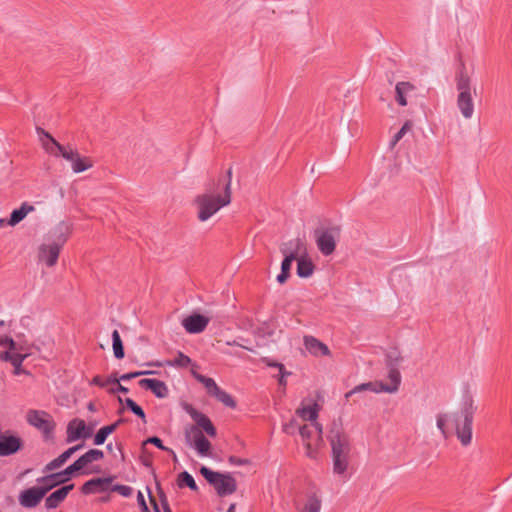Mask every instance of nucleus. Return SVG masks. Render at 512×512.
<instances>
[{
  "label": "nucleus",
  "mask_w": 512,
  "mask_h": 512,
  "mask_svg": "<svg viewBox=\"0 0 512 512\" xmlns=\"http://www.w3.org/2000/svg\"><path fill=\"white\" fill-rule=\"evenodd\" d=\"M476 410L472 396H466L461 409L454 412H444L436 416V426L444 438L455 431L461 444L467 446L472 440V421Z\"/></svg>",
  "instance_id": "1"
},
{
  "label": "nucleus",
  "mask_w": 512,
  "mask_h": 512,
  "mask_svg": "<svg viewBox=\"0 0 512 512\" xmlns=\"http://www.w3.org/2000/svg\"><path fill=\"white\" fill-rule=\"evenodd\" d=\"M182 407L195 422V425L186 426L184 429L185 443L194 449L199 457H211L212 444L205 437L204 432L210 437H215L216 428L206 415L196 410L192 405L184 403Z\"/></svg>",
  "instance_id": "2"
},
{
  "label": "nucleus",
  "mask_w": 512,
  "mask_h": 512,
  "mask_svg": "<svg viewBox=\"0 0 512 512\" xmlns=\"http://www.w3.org/2000/svg\"><path fill=\"white\" fill-rule=\"evenodd\" d=\"M197 217L205 222L216 214L222 207L231 202V171H228V180L206 190L195 198Z\"/></svg>",
  "instance_id": "3"
},
{
  "label": "nucleus",
  "mask_w": 512,
  "mask_h": 512,
  "mask_svg": "<svg viewBox=\"0 0 512 512\" xmlns=\"http://www.w3.org/2000/svg\"><path fill=\"white\" fill-rule=\"evenodd\" d=\"M283 431L290 435L298 431L305 446L306 455L310 458L315 457L317 449L323 442L320 424H302L297 418H292L289 423L283 425Z\"/></svg>",
  "instance_id": "4"
},
{
  "label": "nucleus",
  "mask_w": 512,
  "mask_h": 512,
  "mask_svg": "<svg viewBox=\"0 0 512 512\" xmlns=\"http://www.w3.org/2000/svg\"><path fill=\"white\" fill-rule=\"evenodd\" d=\"M401 381L402 377L399 370L395 367H391L388 370L385 380L373 381L358 386H354V393L369 390L377 394H395L399 391Z\"/></svg>",
  "instance_id": "5"
},
{
  "label": "nucleus",
  "mask_w": 512,
  "mask_h": 512,
  "mask_svg": "<svg viewBox=\"0 0 512 512\" xmlns=\"http://www.w3.org/2000/svg\"><path fill=\"white\" fill-rule=\"evenodd\" d=\"M457 107L465 119H471L474 114L471 80L467 74H460L457 79Z\"/></svg>",
  "instance_id": "6"
},
{
  "label": "nucleus",
  "mask_w": 512,
  "mask_h": 512,
  "mask_svg": "<svg viewBox=\"0 0 512 512\" xmlns=\"http://www.w3.org/2000/svg\"><path fill=\"white\" fill-rule=\"evenodd\" d=\"M200 472L203 477L215 488L218 495L226 496L236 491V480L230 474L214 472L205 466L200 469Z\"/></svg>",
  "instance_id": "7"
},
{
  "label": "nucleus",
  "mask_w": 512,
  "mask_h": 512,
  "mask_svg": "<svg viewBox=\"0 0 512 512\" xmlns=\"http://www.w3.org/2000/svg\"><path fill=\"white\" fill-rule=\"evenodd\" d=\"M333 471L336 474H343L349 464L350 445L347 438L338 436L332 440Z\"/></svg>",
  "instance_id": "8"
},
{
  "label": "nucleus",
  "mask_w": 512,
  "mask_h": 512,
  "mask_svg": "<svg viewBox=\"0 0 512 512\" xmlns=\"http://www.w3.org/2000/svg\"><path fill=\"white\" fill-rule=\"evenodd\" d=\"M321 409L318 396L304 398L295 411V417L298 421L308 424H319L317 422L318 414Z\"/></svg>",
  "instance_id": "9"
},
{
  "label": "nucleus",
  "mask_w": 512,
  "mask_h": 512,
  "mask_svg": "<svg viewBox=\"0 0 512 512\" xmlns=\"http://www.w3.org/2000/svg\"><path fill=\"white\" fill-rule=\"evenodd\" d=\"M61 249L62 247H60L59 245L49 240H45L38 247L37 259L40 263L44 264L49 268L54 267L57 264Z\"/></svg>",
  "instance_id": "10"
},
{
  "label": "nucleus",
  "mask_w": 512,
  "mask_h": 512,
  "mask_svg": "<svg viewBox=\"0 0 512 512\" xmlns=\"http://www.w3.org/2000/svg\"><path fill=\"white\" fill-rule=\"evenodd\" d=\"M61 156L71 163L74 173H81L93 167V162L90 158L81 156L72 147H66Z\"/></svg>",
  "instance_id": "11"
},
{
  "label": "nucleus",
  "mask_w": 512,
  "mask_h": 512,
  "mask_svg": "<svg viewBox=\"0 0 512 512\" xmlns=\"http://www.w3.org/2000/svg\"><path fill=\"white\" fill-rule=\"evenodd\" d=\"M45 493L38 485L22 490L18 495L19 504L27 509L37 507L44 499Z\"/></svg>",
  "instance_id": "12"
},
{
  "label": "nucleus",
  "mask_w": 512,
  "mask_h": 512,
  "mask_svg": "<svg viewBox=\"0 0 512 512\" xmlns=\"http://www.w3.org/2000/svg\"><path fill=\"white\" fill-rule=\"evenodd\" d=\"M26 420L45 434L50 433L53 429L51 417L45 411L31 409L26 413Z\"/></svg>",
  "instance_id": "13"
},
{
  "label": "nucleus",
  "mask_w": 512,
  "mask_h": 512,
  "mask_svg": "<svg viewBox=\"0 0 512 512\" xmlns=\"http://www.w3.org/2000/svg\"><path fill=\"white\" fill-rule=\"evenodd\" d=\"M337 234L336 229L316 231V242L323 254L329 255L334 251Z\"/></svg>",
  "instance_id": "14"
},
{
  "label": "nucleus",
  "mask_w": 512,
  "mask_h": 512,
  "mask_svg": "<svg viewBox=\"0 0 512 512\" xmlns=\"http://www.w3.org/2000/svg\"><path fill=\"white\" fill-rule=\"evenodd\" d=\"M92 428H88L81 419H73L67 426V441L74 442L83 437L87 438L91 435Z\"/></svg>",
  "instance_id": "15"
},
{
  "label": "nucleus",
  "mask_w": 512,
  "mask_h": 512,
  "mask_svg": "<svg viewBox=\"0 0 512 512\" xmlns=\"http://www.w3.org/2000/svg\"><path fill=\"white\" fill-rule=\"evenodd\" d=\"M208 323L209 318L200 314H193L182 320V326L190 334L201 333L205 330Z\"/></svg>",
  "instance_id": "16"
},
{
  "label": "nucleus",
  "mask_w": 512,
  "mask_h": 512,
  "mask_svg": "<svg viewBox=\"0 0 512 512\" xmlns=\"http://www.w3.org/2000/svg\"><path fill=\"white\" fill-rule=\"evenodd\" d=\"M70 233L71 225L66 222H60L49 232L47 240L63 247Z\"/></svg>",
  "instance_id": "17"
},
{
  "label": "nucleus",
  "mask_w": 512,
  "mask_h": 512,
  "mask_svg": "<svg viewBox=\"0 0 512 512\" xmlns=\"http://www.w3.org/2000/svg\"><path fill=\"white\" fill-rule=\"evenodd\" d=\"M74 484L63 486L56 491L52 492L45 498V508L48 510L57 508L68 496L69 492L73 490Z\"/></svg>",
  "instance_id": "18"
},
{
  "label": "nucleus",
  "mask_w": 512,
  "mask_h": 512,
  "mask_svg": "<svg viewBox=\"0 0 512 512\" xmlns=\"http://www.w3.org/2000/svg\"><path fill=\"white\" fill-rule=\"evenodd\" d=\"M22 441L17 436H0V456H8L20 450Z\"/></svg>",
  "instance_id": "19"
},
{
  "label": "nucleus",
  "mask_w": 512,
  "mask_h": 512,
  "mask_svg": "<svg viewBox=\"0 0 512 512\" xmlns=\"http://www.w3.org/2000/svg\"><path fill=\"white\" fill-rule=\"evenodd\" d=\"M305 250V244L299 238L280 245V251L284 258H289L290 254L292 259H296L301 254H304Z\"/></svg>",
  "instance_id": "20"
},
{
  "label": "nucleus",
  "mask_w": 512,
  "mask_h": 512,
  "mask_svg": "<svg viewBox=\"0 0 512 512\" xmlns=\"http://www.w3.org/2000/svg\"><path fill=\"white\" fill-rule=\"evenodd\" d=\"M39 134L43 136L40 137L41 144L46 152L54 155L61 156L66 147L59 144L49 133L45 132L42 129L38 130Z\"/></svg>",
  "instance_id": "21"
},
{
  "label": "nucleus",
  "mask_w": 512,
  "mask_h": 512,
  "mask_svg": "<svg viewBox=\"0 0 512 512\" xmlns=\"http://www.w3.org/2000/svg\"><path fill=\"white\" fill-rule=\"evenodd\" d=\"M112 481V477L91 479L84 483L82 492L85 494L104 492L109 488Z\"/></svg>",
  "instance_id": "22"
},
{
  "label": "nucleus",
  "mask_w": 512,
  "mask_h": 512,
  "mask_svg": "<svg viewBox=\"0 0 512 512\" xmlns=\"http://www.w3.org/2000/svg\"><path fill=\"white\" fill-rule=\"evenodd\" d=\"M142 388L151 390L158 398H165L168 396V388L166 384L157 379H142L139 381Z\"/></svg>",
  "instance_id": "23"
},
{
  "label": "nucleus",
  "mask_w": 512,
  "mask_h": 512,
  "mask_svg": "<svg viewBox=\"0 0 512 512\" xmlns=\"http://www.w3.org/2000/svg\"><path fill=\"white\" fill-rule=\"evenodd\" d=\"M304 346L314 356H323L329 353L328 347L313 336L304 337Z\"/></svg>",
  "instance_id": "24"
},
{
  "label": "nucleus",
  "mask_w": 512,
  "mask_h": 512,
  "mask_svg": "<svg viewBox=\"0 0 512 512\" xmlns=\"http://www.w3.org/2000/svg\"><path fill=\"white\" fill-rule=\"evenodd\" d=\"M36 482L46 495L56 486L66 482V479H61V474L53 473L38 478Z\"/></svg>",
  "instance_id": "25"
},
{
  "label": "nucleus",
  "mask_w": 512,
  "mask_h": 512,
  "mask_svg": "<svg viewBox=\"0 0 512 512\" xmlns=\"http://www.w3.org/2000/svg\"><path fill=\"white\" fill-rule=\"evenodd\" d=\"M35 210V207L28 202H23L21 206L18 209H14L11 212L10 218L7 221V225L9 226H16L18 223H20L22 220L25 219V217L33 212Z\"/></svg>",
  "instance_id": "26"
},
{
  "label": "nucleus",
  "mask_w": 512,
  "mask_h": 512,
  "mask_svg": "<svg viewBox=\"0 0 512 512\" xmlns=\"http://www.w3.org/2000/svg\"><path fill=\"white\" fill-rule=\"evenodd\" d=\"M82 446L81 445H77V446H74V447H71L69 448L68 450H66L65 452H63L60 456H58L57 458H55L54 460L50 461L45 467H44V472H51L53 470H56L58 468H60L61 466H63L65 464V462L78 450L80 449Z\"/></svg>",
  "instance_id": "27"
},
{
  "label": "nucleus",
  "mask_w": 512,
  "mask_h": 512,
  "mask_svg": "<svg viewBox=\"0 0 512 512\" xmlns=\"http://www.w3.org/2000/svg\"><path fill=\"white\" fill-rule=\"evenodd\" d=\"M414 91V86L409 82H399L396 84V101L401 106L407 105V96Z\"/></svg>",
  "instance_id": "28"
},
{
  "label": "nucleus",
  "mask_w": 512,
  "mask_h": 512,
  "mask_svg": "<svg viewBox=\"0 0 512 512\" xmlns=\"http://www.w3.org/2000/svg\"><path fill=\"white\" fill-rule=\"evenodd\" d=\"M28 356H13L10 357L7 353H0V360L2 361H8L10 362L13 367V373L15 375L25 374L29 375V372L22 368V362L27 358Z\"/></svg>",
  "instance_id": "29"
},
{
  "label": "nucleus",
  "mask_w": 512,
  "mask_h": 512,
  "mask_svg": "<svg viewBox=\"0 0 512 512\" xmlns=\"http://www.w3.org/2000/svg\"><path fill=\"white\" fill-rule=\"evenodd\" d=\"M295 260H297V274L299 277L306 278L312 275L313 264L308 258L301 254Z\"/></svg>",
  "instance_id": "30"
},
{
  "label": "nucleus",
  "mask_w": 512,
  "mask_h": 512,
  "mask_svg": "<svg viewBox=\"0 0 512 512\" xmlns=\"http://www.w3.org/2000/svg\"><path fill=\"white\" fill-rule=\"evenodd\" d=\"M104 456L103 452L101 450H98V449H91L89 450L87 453H85L84 455H82L78 460V464L80 465V467L83 469L84 467H86L88 464L92 463V462H95V461H98L100 459H102Z\"/></svg>",
  "instance_id": "31"
},
{
  "label": "nucleus",
  "mask_w": 512,
  "mask_h": 512,
  "mask_svg": "<svg viewBox=\"0 0 512 512\" xmlns=\"http://www.w3.org/2000/svg\"><path fill=\"white\" fill-rule=\"evenodd\" d=\"M117 425H118V423H114V424L104 426L101 429H99V431L95 435L94 444L102 445L105 442V440L107 439V437L116 430Z\"/></svg>",
  "instance_id": "32"
},
{
  "label": "nucleus",
  "mask_w": 512,
  "mask_h": 512,
  "mask_svg": "<svg viewBox=\"0 0 512 512\" xmlns=\"http://www.w3.org/2000/svg\"><path fill=\"white\" fill-rule=\"evenodd\" d=\"M294 260L295 259H292L291 255L289 254V258H284V260L282 261L281 273L277 276V281L280 284H284L287 281V279L289 278L292 262Z\"/></svg>",
  "instance_id": "33"
},
{
  "label": "nucleus",
  "mask_w": 512,
  "mask_h": 512,
  "mask_svg": "<svg viewBox=\"0 0 512 512\" xmlns=\"http://www.w3.org/2000/svg\"><path fill=\"white\" fill-rule=\"evenodd\" d=\"M112 342L114 356L117 359H122L124 357L123 343L117 330H114L112 333Z\"/></svg>",
  "instance_id": "34"
},
{
  "label": "nucleus",
  "mask_w": 512,
  "mask_h": 512,
  "mask_svg": "<svg viewBox=\"0 0 512 512\" xmlns=\"http://www.w3.org/2000/svg\"><path fill=\"white\" fill-rule=\"evenodd\" d=\"M213 397H215L218 401L222 402L224 405L234 408L236 406V403L232 396L222 390L220 387L218 390L214 393Z\"/></svg>",
  "instance_id": "35"
},
{
  "label": "nucleus",
  "mask_w": 512,
  "mask_h": 512,
  "mask_svg": "<svg viewBox=\"0 0 512 512\" xmlns=\"http://www.w3.org/2000/svg\"><path fill=\"white\" fill-rule=\"evenodd\" d=\"M321 502L316 497H309L299 512H320Z\"/></svg>",
  "instance_id": "36"
},
{
  "label": "nucleus",
  "mask_w": 512,
  "mask_h": 512,
  "mask_svg": "<svg viewBox=\"0 0 512 512\" xmlns=\"http://www.w3.org/2000/svg\"><path fill=\"white\" fill-rule=\"evenodd\" d=\"M197 379L205 386L207 392L213 396L214 393L218 390L219 386L212 378L205 377L203 375H198Z\"/></svg>",
  "instance_id": "37"
},
{
  "label": "nucleus",
  "mask_w": 512,
  "mask_h": 512,
  "mask_svg": "<svg viewBox=\"0 0 512 512\" xmlns=\"http://www.w3.org/2000/svg\"><path fill=\"white\" fill-rule=\"evenodd\" d=\"M119 401L121 403H125V405L135 414L137 415L138 417H140L142 420H145V413L143 411V409L138 405L136 404L132 399L130 398H126L124 401L119 398Z\"/></svg>",
  "instance_id": "38"
},
{
  "label": "nucleus",
  "mask_w": 512,
  "mask_h": 512,
  "mask_svg": "<svg viewBox=\"0 0 512 512\" xmlns=\"http://www.w3.org/2000/svg\"><path fill=\"white\" fill-rule=\"evenodd\" d=\"M179 486H188L192 490H197L195 480L188 472H182L178 478Z\"/></svg>",
  "instance_id": "39"
},
{
  "label": "nucleus",
  "mask_w": 512,
  "mask_h": 512,
  "mask_svg": "<svg viewBox=\"0 0 512 512\" xmlns=\"http://www.w3.org/2000/svg\"><path fill=\"white\" fill-rule=\"evenodd\" d=\"M119 381H120V378L119 379L109 378L110 385L106 388V390L111 394H114L116 392L127 393L128 389L126 387L122 386L119 383Z\"/></svg>",
  "instance_id": "40"
},
{
  "label": "nucleus",
  "mask_w": 512,
  "mask_h": 512,
  "mask_svg": "<svg viewBox=\"0 0 512 512\" xmlns=\"http://www.w3.org/2000/svg\"><path fill=\"white\" fill-rule=\"evenodd\" d=\"M411 127H412V124L411 122L407 121L403 126L402 128L394 135L392 141H391V146H395L396 143L398 141H400L402 139V137L408 132L411 130Z\"/></svg>",
  "instance_id": "41"
},
{
  "label": "nucleus",
  "mask_w": 512,
  "mask_h": 512,
  "mask_svg": "<svg viewBox=\"0 0 512 512\" xmlns=\"http://www.w3.org/2000/svg\"><path fill=\"white\" fill-rule=\"evenodd\" d=\"M0 346L4 348V350L6 348L16 349V342L10 336L0 332Z\"/></svg>",
  "instance_id": "42"
},
{
  "label": "nucleus",
  "mask_w": 512,
  "mask_h": 512,
  "mask_svg": "<svg viewBox=\"0 0 512 512\" xmlns=\"http://www.w3.org/2000/svg\"><path fill=\"white\" fill-rule=\"evenodd\" d=\"M82 468L80 467V465L78 464L77 460L70 466H68L64 471L60 472L59 474H61V479H66L69 480V477L71 476V474H73L74 472L76 471H79L81 470Z\"/></svg>",
  "instance_id": "43"
},
{
  "label": "nucleus",
  "mask_w": 512,
  "mask_h": 512,
  "mask_svg": "<svg viewBox=\"0 0 512 512\" xmlns=\"http://www.w3.org/2000/svg\"><path fill=\"white\" fill-rule=\"evenodd\" d=\"M0 353H7L10 357L13 356H29V353L24 350V348L20 345L16 344V349H9L6 348L5 350L1 351Z\"/></svg>",
  "instance_id": "44"
},
{
  "label": "nucleus",
  "mask_w": 512,
  "mask_h": 512,
  "mask_svg": "<svg viewBox=\"0 0 512 512\" xmlns=\"http://www.w3.org/2000/svg\"><path fill=\"white\" fill-rule=\"evenodd\" d=\"M191 362V359L184 355L183 353H178L177 357L171 362V365H176L180 367H187Z\"/></svg>",
  "instance_id": "45"
},
{
  "label": "nucleus",
  "mask_w": 512,
  "mask_h": 512,
  "mask_svg": "<svg viewBox=\"0 0 512 512\" xmlns=\"http://www.w3.org/2000/svg\"><path fill=\"white\" fill-rule=\"evenodd\" d=\"M387 359L391 365L395 366L403 360V357L397 350H392L387 354Z\"/></svg>",
  "instance_id": "46"
},
{
  "label": "nucleus",
  "mask_w": 512,
  "mask_h": 512,
  "mask_svg": "<svg viewBox=\"0 0 512 512\" xmlns=\"http://www.w3.org/2000/svg\"><path fill=\"white\" fill-rule=\"evenodd\" d=\"M112 491L118 492L123 497H129L132 494V488L126 485H114Z\"/></svg>",
  "instance_id": "47"
},
{
  "label": "nucleus",
  "mask_w": 512,
  "mask_h": 512,
  "mask_svg": "<svg viewBox=\"0 0 512 512\" xmlns=\"http://www.w3.org/2000/svg\"><path fill=\"white\" fill-rule=\"evenodd\" d=\"M267 365L268 366H272V367H277L279 369V372L281 374L280 377H279V383L281 385H285L286 382L284 380V377L286 375H288V373L284 371V366L282 364H280V363H271V362H267Z\"/></svg>",
  "instance_id": "48"
},
{
  "label": "nucleus",
  "mask_w": 512,
  "mask_h": 512,
  "mask_svg": "<svg viewBox=\"0 0 512 512\" xmlns=\"http://www.w3.org/2000/svg\"><path fill=\"white\" fill-rule=\"evenodd\" d=\"M147 443L153 444V445H155L156 447H158L159 449L164 450V451L169 450V448H168V447H166V446H164V445L162 444L161 439H160V438H158V437H156V436L148 438V439L143 443V445H146Z\"/></svg>",
  "instance_id": "49"
},
{
  "label": "nucleus",
  "mask_w": 512,
  "mask_h": 512,
  "mask_svg": "<svg viewBox=\"0 0 512 512\" xmlns=\"http://www.w3.org/2000/svg\"><path fill=\"white\" fill-rule=\"evenodd\" d=\"M151 373L152 372H146V371L131 372V373L123 374L122 376H120V380L126 381V380H130V379L139 377L144 374H151Z\"/></svg>",
  "instance_id": "50"
},
{
  "label": "nucleus",
  "mask_w": 512,
  "mask_h": 512,
  "mask_svg": "<svg viewBox=\"0 0 512 512\" xmlns=\"http://www.w3.org/2000/svg\"><path fill=\"white\" fill-rule=\"evenodd\" d=\"M92 383L95 385H98L103 388H107L110 385L109 378L108 379H102L99 376H96L93 378Z\"/></svg>",
  "instance_id": "51"
},
{
  "label": "nucleus",
  "mask_w": 512,
  "mask_h": 512,
  "mask_svg": "<svg viewBox=\"0 0 512 512\" xmlns=\"http://www.w3.org/2000/svg\"><path fill=\"white\" fill-rule=\"evenodd\" d=\"M137 499H138L139 505L141 506L142 512H150L148 509V506L145 502L142 492H140V491L138 492Z\"/></svg>",
  "instance_id": "52"
},
{
  "label": "nucleus",
  "mask_w": 512,
  "mask_h": 512,
  "mask_svg": "<svg viewBox=\"0 0 512 512\" xmlns=\"http://www.w3.org/2000/svg\"><path fill=\"white\" fill-rule=\"evenodd\" d=\"M161 505H162V508H163L164 512H172L170 507H169V504L167 502V499L164 496L161 497Z\"/></svg>",
  "instance_id": "53"
},
{
  "label": "nucleus",
  "mask_w": 512,
  "mask_h": 512,
  "mask_svg": "<svg viewBox=\"0 0 512 512\" xmlns=\"http://www.w3.org/2000/svg\"><path fill=\"white\" fill-rule=\"evenodd\" d=\"M230 462H231V463H234V464H238V465H240V464H242V463H243V461H242V460L237 459V458H235V457H231V458H230Z\"/></svg>",
  "instance_id": "54"
},
{
  "label": "nucleus",
  "mask_w": 512,
  "mask_h": 512,
  "mask_svg": "<svg viewBox=\"0 0 512 512\" xmlns=\"http://www.w3.org/2000/svg\"><path fill=\"white\" fill-rule=\"evenodd\" d=\"M150 500H151V502L153 504L155 512H161L159 507H158V505H157V503H156V501L152 497H150Z\"/></svg>",
  "instance_id": "55"
},
{
  "label": "nucleus",
  "mask_w": 512,
  "mask_h": 512,
  "mask_svg": "<svg viewBox=\"0 0 512 512\" xmlns=\"http://www.w3.org/2000/svg\"><path fill=\"white\" fill-rule=\"evenodd\" d=\"M166 451L169 452L172 455L173 460L176 462L177 461V456H176L175 452L173 450H171V449L166 450Z\"/></svg>",
  "instance_id": "56"
},
{
  "label": "nucleus",
  "mask_w": 512,
  "mask_h": 512,
  "mask_svg": "<svg viewBox=\"0 0 512 512\" xmlns=\"http://www.w3.org/2000/svg\"><path fill=\"white\" fill-rule=\"evenodd\" d=\"M8 324L4 320H0V328H6Z\"/></svg>",
  "instance_id": "57"
},
{
  "label": "nucleus",
  "mask_w": 512,
  "mask_h": 512,
  "mask_svg": "<svg viewBox=\"0 0 512 512\" xmlns=\"http://www.w3.org/2000/svg\"><path fill=\"white\" fill-rule=\"evenodd\" d=\"M235 511V504H231L227 512H234Z\"/></svg>",
  "instance_id": "58"
},
{
  "label": "nucleus",
  "mask_w": 512,
  "mask_h": 512,
  "mask_svg": "<svg viewBox=\"0 0 512 512\" xmlns=\"http://www.w3.org/2000/svg\"><path fill=\"white\" fill-rule=\"evenodd\" d=\"M5 224H7L5 219H0V227H3Z\"/></svg>",
  "instance_id": "59"
},
{
  "label": "nucleus",
  "mask_w": 512,
  "mask_h": 512,
  "mask_svg": "<svg viewBox=\"0 0 512 512\" xmlns=\"http://www.w3.org/2000/svg\"><path fill=\"white\" fill-rule=\"evenodd\" d=\"M88 408H89L90 411H94V406H93L92 403L89 404Z\"/></svg>",
  "instance_id": "60"
}]
</instances>
